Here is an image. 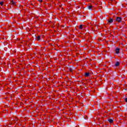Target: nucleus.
I'll list each match as a JSON object with an SVG mask.
<instances>
[{"instance_id":"obj_6","label":"nucleus","mask_w":127,"mask_h":127,"mask_svg":"<svg viewBox=\"0 0 127 127\" xmlns=\"http://www.w3.org/2000/svg\"><path fill=\"white\" fill-rule=\"evenodd\" d=\"M108 122H109L110 124H113V123H114V121H113V119H108Z\"/></svg>"},{"instance_id":"obj_11","label":"nucleus","mask_w":127,"mask_h":127,"mask_svg":"<svg viewBox=\"0 0 127 127\" xmlns=\"http://www.w3.org/2000/svg\"><path fill=\"white\" fill-rule=\"evenodd\" d=\"M88 7L89 9H92V7H93V6L92 5H89V6H88Z\"/></svg>"},{"instance_id":"obj_13","label":"nucleus","mask_w":127,"mask_h":127,"mask_svg":"<svg viewBox=\"0 0 127 127\" xmlns=\"http://www.w3.org/2000/svg\"><path fill=\"white\" fill-rule=\"evenodd\" d=\"M0 4L2 6L3 5V2H0Z\"/></svg>"},{"instance_id":"obj_14","label":"nucleus","mask_w":127,"mask_h":127,"mask_svg":"<svg viewBox=\"0 0 127 127\" xmlns=\"http://www.w3.org/2000/svg\"><path fill=\"white\" fill-rule=\"evenodd\" d=\"M38 1H39L40 2H42V1H43V0H38Z\"/></svg>"},{"instance_id":"obj_12","label":"nucleus","mask_w":127,"mask_h":127,"mask_svg":"<svg viewBox=\"0 0 127 127\" xmlns=\"http://www.w3.org/2000/svg\"><path fill=\"white\" fill-rule=\"evenodd\" d=\"M79 29H83V25H80L79 26Z\"/></svg>"},{"instance_id":"obj_3","label":"nucleus","mask_w":127,"mask_h":127,"mask_svg":"<svg viewBox=\"0 0 127 127\" xmlns=\"http://www.w3.org/2000/svg\"><path fill=\"white\" fill-rule=\"evenodd\" d=\"M113 21H114V19H113V18H110L108 20V23H113Z\"/></svg>"},{"instance_id":"obj_7","label":"nucleus","mask_w":127,"mask_h":127,"mask_svg":"<svg viewBox=\"0 0 127 127\" xmlns=\"http://www.w3.org/2000/svg\"><path fill=\"white\" fill-rule=\"evenodd\" d=\"M11 4H12V5H15V4H16V3L15 1H11Z\"/></svg>"},{"instance_id":"obj_4","label":"nucleus","mask_w":127,"mask_h":127,"mask_svg":"<svg viewBox=\"0 0 127 127\" xmlns=\"http://www.w3.org/2000/svg\"><path fill=\"white\" fill-rule=\"evenodd\" d=\"M85 77H90V73L89 72H86L84 74Z\"/></svg>"},{"instance_id":"obj_2","label":"nucleus","mask_w":127,"mask_h":127,"mask_svg":"<svg viewBox=\"0 0 127 127\" xmlns=\"http://www.w3.org/2000/svg\"><path fill=\"white\" fill-rule=\"evenodd\" d=\"M116 21H117V22H122V17H117L116 18Z\"/></svg>"},{"instance_id":"obj_8","label":"nucleus","mask_w":127,"mask_h":127,"mask_svg":"<svg viewBox=\"0 0 127 127\" xmlns=\"http://www.w3.org/2000/svg\"><path fill=\"white\" fill-rule=\"evenodd\" d=\"M115 65L116 67H118V66H120V63L119 62H118L115 64Z\"/></svg>"},{"instance_id":"obj_15","label":"nucleus","mask_w":127,"mask_h":127,"mask_svg":"<svg viewBox=\"0 0 127 127\" xmlns=\"http://www.w3.org/2000/svg\"><path fill=\"white\" fill-rule=\"evenodd\" d=\"M125 101L126 103H127V98H125Z\"/></svg>"},{"instance_id":"obj_1","label":"nucleus","mask_w":127,"mask_h":127,"mask_svg":"<svg viewBox=\"0 0 127 127\" xmlns=\"http://www.w3.org/2000/svg\"><path fill=\"white\" fill-rule=\"evenodd\" d=\"M23 44V46H27V44H28V42L24 41H20L19 42V45L20 46H22Z\"/></svg>"},{"instance_id":"obj_9","label":"nucleus","mask_w":127,"mask_h":127,"mask_svg":"<svg viewBox=\"0 0 127 127\" xmlns=\"http://www.w3.org/2000/svg\"><path fill=\"white\" fill-rule=\"evenodd\" d=\"M30 57H31V59H34V58H35V56H34V55L30 56Z\"/></svg>"},{"instance_id":"obj_5","label":"nucleus","mask_w":127,"mask_h":127,"mask_svg":"<svg viewBox=\"0 0 127 127\" xmlns=\"http://www.w3.org/2000/svg\"><path fill=\"white\" fill-rule=\"evenodd\" d=\"M116 51V53H117V54H119L120 53V49L119 48H117L115 50Z\"/></svg>"},{"instance_id":"obj_10","label":"nucleus","mask_w":127,"mask_h":127,"mask_svg":"<svg viewBox=\"0 0 127 127\" xmlns=\"http://www.w3.org/2000/svg\"><path fill=\"white\" fill-rule=\"evenodd\" d=\"M40 38H41L40 36H38V37H37L36 40H37V41H38L40 40Z\"/></svg>"}]
</instances>
